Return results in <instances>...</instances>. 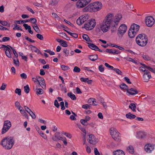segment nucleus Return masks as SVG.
<instances>
[{
    "mask_svg": "<svg viewBox=\"0 0 155 155\" xmlns=\"http://www.w3.org/2000/svg\"><path fill=\"white\" fill-rule=\"evenodd\" d=\"M54 105L58 108L60 107V105L57 100L54 101Z\"/></svg>",
    "mask_w": 155,
    "mask_h": 155,
    "instance_id": "52",
    "label": "nucleus"
},
{
    "mask_svg": "<svg viewBox=\"0 0 155 155\" xmlns=\"http://www.w3.org/2000/svg\"><path fill=\"white\" fill-rule=\"evenodd\" d=\"M67 95L73 100H75L76 99V97L74 94H72V92H71L67 94Z\"/></svg>",
    "mask_w": 155,
    "mask_h": 155,
    "instance_id": "29",
    "label": "nucleus"
},
{
    "mask_svg": "<svg viewBox=\"0 0 155 155\" xmlns=\"http://www.w3.org/2000/svg\"><path fill=\"white\" fill-rule=\"evenodd\" d=\"M137 32L132 29H129L128 32V35L129 37L131 38H134L136 35Z\"/></svg>",
    "mask_w": 155,
    "mask_h": 155,
    "instance_id": "16",
    "label": "nucleus"
},
{
    "mask_svg": "<svg viewBox=\"0 0 155 155\" xmlns=\"http://www.w3.org/2000/svg\"><path fill=\"white\" fill-rule=\"evenodd\" d=\"M139 28L140 26L138 25L134 24L131 26L130 29L137 32L139 30Z\"/></svg>",
    "mask_w": 155,
    "mask_h": 155,
    "instance_id": "14",
    "label": "nucleus"
},
{
    "mask_svg": "<svg viewBox=\"0 0 155 155\" xmlns=\"http://www.w3.org/2000/svg\"><path fill=\"white\" fill-rule=\"evenodd\" d=\"M96 22L95 19L88 20L84 25V28L87 30H91L95 27Z\"/></svg>",
    "mask_w": 155,
    "mask_h": 155,
    "instance_id": "6",
    "label": "nucleus"
},
{
    "mask_svg": "<svg viewBox=\"0 0 155 155\" xmlns=\"http://www.w3.org/2000/svg\"><path fill=\"white\" fill-rule=\"evenodd\" d=\"M15 92L16 94H17L19 95H21V91L20 89L16 88L15 90Z\"/></svg>",
    "mask_w": 155,
    "mask_h": 155,
    "instance_id": "47",
    "label": "nucleus"
},
{
    "mask_svg": "<svg viewBox=\"0 0 155 155\" xmlns=\"http://www.w3.org/2000/svg\"><path fill=\"white\" fill-rule=\"evenodd\" d=\"M126 117L128 119H132L135 118L136 116L135 115L131 114L130 113H129L126 115Z\"/></svg>",
    "mask_w": 155,
    "mask_h": 155,
    "instance_id": "23",
    "label": "nucleus"
},
{
    "mask_svg": "<svg viewBox=\"0 0 155 155\" xmlns=\"http://www.w3.org/2000/svg\"><path fill=\"white\" fill-rule=\"evenodd\" d=\"M64 31H66L70 35L72 36L73 37L77 38L78 37V34L76 33H73L69 31H68L64 29Z\"/></svg>",
    "mask_w": 155,
    "mask_h": 155,
    "instance_id": "28",
    "label": "nucleus"
},
{
    "mask_svg": "<svg viewBox=\"0 0 155 155\" xmlns=\"http://www.w3.org/2000/svg\"><path fill=\"white\" fill-rule=\"evenodd\" d=\"M15 143V140L12 137H7L3 138L2 140L1 144L7 150L10 149Z\"/></svg>",
    "mask_w": 155,
    "mask_h": 155,
    "instance_id": "2",
    "label": "nucleus"
},
{
    "mask_svg": "<svg viewBox=\"0 0 155 155\" xmlns=\"http://www.w3.org/2000/svg\"><path fill=\"white\" fill-rule=\"evenodd\" d=\"M148 41L147 36L144 34L139 35L136 38L137 44L142 47L145 46L147 43Z\"/></svg>",
    "mask_w": 155,
    "mask_h": 155,
    "instance_id": "3",
    "label": "nucleus"
},
{
    "mask_svg": "<svg viewBox=\"0 0 155 155\" xmlns=\"http://www.w3.org/2000/svg\"><path fill=\"white\" fill-rule=\"evenodd\" d=\"M61 140H62L63 142V143L65 145H66L67 143V142L66 141V138L65 137H62V139Z\"/></svg>",
    "mask_w": 155,
    "mask_h": 155,
    "instance_id": "62",
    "label": "nucleus"
},
{
    "mask_svg": "<svg viewBox=\"0 0 155 155\" xmlns=\"http://www.w3.org/2000/svg\"><path fill=\"white\" fill-rule=\"evenodd\" d=\"M29 114L32 118L35 119L36 118V115L32 111Z\"/></svg>",
    "mask_w": 155,
    "mask_h": 155,
    "instance_id": "55",
    "label": "nucleus"
},
{
    "mask_svg": "<svg viewBox=\"0 0 155 155\" xmlns=\"http://www.w3.org/2000/svg\"><path fill=\"white\" fill-rule=\"evenodd\" d=\"M94 153L95 155H99V153L96 148H94Z\"/></svg>",
    "mask_w": 155,
    "mask_h": 155,
    "instance_id": "64",
    "label": "nucleus"
},
{
    "mask_svg": "<svg viewBox=\"0 0 155 155\" xmlns=\"http://www.w3.org/2000/svg\"><path fill=\"white\" fill-rule=\"evenodd\" d=\"M154 149V146L150 144H146L145 146V150L148 153L151 152Z\"/></svg>",
    "mask_w": 155,
    "mask_h": 155,
    "instance_id": "11",
    "label": "nucleus"
},
{
    "mask_svg": "<svg viewBox=\"0 0 155 155\" xmlns=\"http://www.w3.org/2000/svg\"><path fill=\"white\" fill-rule=\"evenodd\" d=\"M124 80L127 83L131 84V82L130 81V79L127 77H125L124 78Z\"/></svg>",
    "mask_w": 155,
    "mask_h": 155,
    "instance_id": "61",
    "label": "nucleus"
},
{
    "mask_svg": "<svg viewBox=\"0 0 155 155\" xmlns=\"http://www.w3.org/2000/svg\"><path fill=\"white\" fill-rule=\"evenodd\" d=\"M82 23H83L84 22L86 21L88 19V18L87 16H80L79 17Z\"/></svg>",
    "mask_w": 155,
    "mask_h": 155,
    "instance_id": "31",
    "label": "nucleus"
},
{
    "mask_svg": "<svg viewBox=\"0 0 155 155\" xmlns=\"http://www.w3.org/2000/svg\"><path fill=\"white\" fill-rule=\"evenodd\" d=\"M129 107L131 109L133 112H135L136 110V105L134 103H131L129 106Z\"/></svg>",
    "mask_w": 155,
    "mask_h": 155,
    "instance_id": "27",
    "label": "nucleus"
},
{
    "mask_svg": "<svg viewBox=\"0 0 155 155\" xmlns=\"http://www.w3.org/2000/svg\"><path fill=\"white\" fill-rule=\"evenodd\" d=\"M35 91L36 92V94L38 95L39 94H41L43 93V90L41 88L36 89Z\"/></svg>",
    "mask_w": 155,
    "mask_h": 155,
    "instance_id": "32",
    "label": "nucleus"
},
{
    "mask_svg": "<svg viewBox=\"0 0 155 155\" xmlns=\"http://www.w3.org/2000/svg\"><path fill=\"white\" fill-rule=\"evenodd\" d=\"M6 86V85L5 84L3 83L2 86L0 87V90H4Z\"/></svg>",
    "mask_w": 155,
    "mask_h": 155,
    "instance_id": "59",
    "label": "nucleus"
},
{
    "mask_svg": "<svg viewBox=\"0 0 155 155\" xmlns=\"http://www.w3.org/2000/svg\"><path fill=\"white\" fill-rule=\"evenodd\" d=\"M108 19H104L102 22L100 24V28L101 30L104 32L107 31L110 26L111 22H110Z\"/></svg>",
    "mask_w": 155,
    "mask_h": 155,
    "instance_id": "5",
    "label": "nucleus"
},
{
    "mask_svg": "<svg viewBox=\"0 0 155 155\" xmlns=\"http://www.w3.org/2000/svg\"><path fill=\"white\" fill-rule=\"evenodd\" d=\"M98 69L100 72H102L104 71V67L102 65H101L99 66Z\"/></svg>",
    "mask_w": 155,
    "mask_h": 155,
    "instance_id": "45",
    "label": "nucleus"
},
{
    "mask_svg": "<svg viewBox=\"0 0 155 155\" xmlns=\"http://www.w3.org/2000/svg\"><path fill=\"white\" fill-rule=\"evenodd\" d=\"M30 21H31V23L34 24V25H35V24H36L37 20L35 18H30Z\"/></svg>",
    "mask_w": 155,
    "mask_h": 155,
    "instance_id": "46",
    "label": "nucleus"
},
{
    "mask_svg": "<svg viewBox=\"0 0 155 155\" xmlns=\"http://www.w3.org/2000/svg\"><path fill=\"white\" fill-rule=\"evenodd\" d=\"M23 25L26 30H28L31 28L30 26L28 25L27 24H23Z\"/></svg>",
    "mask_w": 155,
    "mask_h": 155,
    "instance_id": "60",
    "label": "nucleus"
},
{
    "mask_svg": "<svg viewBox=\"0 0 155 155\" xmlns=\"http://www.w3.org/2000/svg\"><path fill=\"white\" fill-rule=\"evenodd\" d=\"M121 89L127 91V92L129 94L128 95H134L138 93L136 89L133 88L128 89L127 86L124 83H123L120 85Z\"/></svg>",
    "mask_w": 155,
    "mask_h": 155,
    "instance_id": "4",
    "label": "nucleus"
},
{
    "mask_svg": "<svg viewBox=\"0 0 155 155\" xmlns=\"http://www.w3.org/2000/svg\"><path fill=\"white\" fill-rule=\"evenodd\" d=\"M114 25L112 26L111 28V31L112 32L116 31L118 27V24L114 23Z\"/></svg>",
    "mask_w": 155,
    "mask_h": 155,
    "instance_id": "25",
    "label": "nucleus"
},
{
    "mask_svg": "<svg viewBox=\"0 0 155 155\" xmlns=\"http://www.w3.org/2000/svg\"><path fill=\"white\" fill-rule=\"evenodd\" d=\"M113 153L114 155H125L124 152L120 150L114 151Z\"/></svg>",
    "mask_w": 155,
    "mask_h": 155,
    "instance_id": "20",
    "label": "nucleus"
},
{
    "mask_svg": "<svg viewBox=\"0 0 155 155\" xmlns=\"http://www.w3.org/2000/svg\"><path fill=\"white\" fill-rule=\"evenodd\" d=\"M94 136L92 134L89 135V138L88 139V142L90 143L94 144L95 143V142L94 140Z\"/></svg>",
    "mask_w": 155,
    "mask_h": 155,
    "instance_id": "22",
    "label": "nucleus"
},
{
    "mask_svg": "<svg viewBox=\"0 0 155 155\" xmlns=\"http://www.w3.org/2000/svg\"><path fill=\"white\" fill-rule=\"evenodd\" d=\"M24 107L25 110L28 113H30V112L31 111V110L28 107L25 106Z\"/></svg>",
    "mask_w": 155,
    "mask_h": 155,
    "instance_id": "58",
    "label": "nucleus"
},
{
    "mask_svg": "<svg viewBox=\"0 0 155 155\" xmlns=\"http://www.w3.org/2000/svg\"><path fill=\"white\" fill-rule=\"evenodd\" d=\"M55 137L58 140H61L62 138L60 136L59 133L58 132L55 134Z\"/></svg>",
    "mask_w": 155,
    "mask_h": 155,
    "instance_id": "37",
    "label": "nucleus"
},
{
    "mask_svg": "<svg viewBox=\"0 0 155 155\" xmlns=\"http://www.w3.org/2000/svg\"><path fill=\"white\" fill-rule=\"evenodd\" d=\"M10 38L8 37H5L3 38L2 41L3 42H5L6 41H9Z\"/></svg>",
    "mask_w": 155,
    "mask_h": 155,
    "instance_id": "51",
    "label": "nucleus"
},
{
    "mask_svg": "<svg viewBox=\"0 0 155 155\" xmlns=\"http://www.w3.org/2000/svg\"><path fill=\"white\" fill-rule=\"evenodd\" d=\"M2 46V47H4V50L5 51L6 55L9 58H11V55L10 53L11 49L7 46L3 45Z\"/></svg>",
    "mask_w": 155,
    "mask_h": 155,
    "instance_id": "10",
    "label": "nucleus"
},
{
    "mask_svg": "<svg viewBox=\"0 0 155 155\" xmlns=\"http://www.w3.org/2000/svg\"><path fill=\"white\" fill-rule=\"evenodd\" d=\"M127 26L125 24H122L120 26L118 30V35L119 37H122L127 30Z\"/></svg>",
    "mask_w": 155,
    "mask_h": 155,
    "instance_id": "8",
    "label": "nucleus"
},
{
    "mask_svg": "<svg viewBox=\"0 0 155 155\" xmlns=\"http://www.w3.org/2000/svg\"><path fill=\"white\" fill-rule=\"evenodd\" d=\"M127 150L131 154H133L134 152V149L132 146L130 145L127 148Z\"/></svg>",
    "mask_w": 155,
    "mask_h": 155,
    "instance_id": "26",
    "label": "nucleus"
},
{
    "mask_svg": "<svg viewBox=\"0 0 155 155\" xmlns=\"http://www.w3.org/2000/svg\"><path fill=\"white\" fill-rule=\"evenodd\" d=\"M21 78L22 79H25L27 78V75L25 73H22L20 74Z\"/></svg>",
    "mask_w": 155,
    "mask_h": 155,
    "instance_id": "63",
    "label": "nucleus"
},
{
    "mask_svg": "<svg viewBox=\"0 0 155 155\" xmlns=\"http://www.w3.org/2000/svg\"><path fill=\"white\" fill-rule=\"evenodd\" d=\"M88 44V46L90 48L95 51H97L98 49V47L94 44L89 43H87Z\"/></svg>",
    "mask_w": 155,
    "mask_h": 155,
    "instance_id": "17",
    "label": "nucleus"
},
{
    "mask_svg": "<svg viewBox=\"0 0 155 155\" xmlns=\"http://www.w3.org/2000/svg\"><path fill=\"white\" fill-rule=\"evenodd\" d=\"M82 0H78L77 2L76 6L78 8H81L85 7V4Z\"/></svg>",
    "mask_w": 155,
    "mask_h": 155,
    "instance_id": "15",
    "label": "nucleus"
},
{
    "mask_svg": "<svg viewBox=\"0 0 155 155\" xmlns=\"http://www.w3.org/2000/svg\"><path fill=\"white\" fill-rule=\"evenodd\" d=\"M71 50V49L68 48H64L63 49V52L65 54V55L66 57H68L70 55L69 52Z\"/></svg>",
    "mask_w": 155,
    "mask_h": 155,
    "instance_id": "24",
    "label": "nucleus"
},
{
    "mask_svg": "<svg viewBox=\"0 0 155 155\" xmlns=\"http://www.w3.org/2000/svg\"><path fill=\"white\" fill-rule=\"evenodd\" d=\"M18 25H17V24H15V25L14 26L15 27L13 28V29L14 30H15V29H17L18 30H19L21 31H22V29L20 28L19 27H18Z\"/></svg>",
    "mask_w": 155,
    "mask_h": 155,
    "instance_id": "50",
    "label": "nucleus"
},
{
    "mask_svg": "<svg viewBox=\"0 0 155 155\" xmlns=\"http://www.w3.org/2000/svg\"><path fill=\"white\" fill-rule=\"evenodd\" d=\"M113 14H108L104 19H108L109 22H112V18L113 17Z\"/></svg>",
    "mask_w": 155,
    "mask_h": 155,
    "instance_id": "30",
    "label": "nucleus"
},
{
    "mask_svg": "<svg viewBox=\"0 0 155 155\" xmlns=\"http://www.w3.org/2000/svg\"><path fill=\"white\" fill-rule=\"evenodd\" d=\"M89 58L92 61H94L98 58V55L97 54H95L89 55Z\"/></svg>",
    "mask_w": 155,
    "mask_h": 155,
    "instance_id": "21",
    "label": "nucleus"
},
{
    "mask_svg": "<svg viewBox=\"0 0 155 155\" xmlns=\"http://www.w3.org/2000/svg\"><path fill=\"white\" fill-rule=\"evenodd\" d=\"M38 132L41 135V136L45 139L47 137L46 135L41 131L39 129Z\"/></svg>",
    "mask_w": 155,
    "mask_h": 155,
    "instance_id": "40",
    "label": "nucleus"
},
{
    "mask_svg": "<svg viewBox=\"0 0 155 155\" xmlns=\"http://www.w3.org/2000/svg\"><path fill=\"white\" fill-rule=\"evenodd\" d=\"M24 90L26 94H28L30 91V88L28 85L25 86L24 87Z\"/></svg>",
    "mask_w": 155,
    "mask_h": 155,
    "instance_id": "34",
    "label": "nucleus"
},
{
    "mask_svg": "<svg viewBox=\"0 0 155 155\" xmlns=\"http://www.w3.org/2000/svg\"><path fill=\"white\" fill-rule=\"evenodd\" d=\"M80 70V68L77 66H75L73 69V71L75 72H79Z\"/></svg>",
    "mask_w": 155,
    "mask_h": 155,
    "instance_id": "43",
    "label": "nucleus"
},
{
    "mask_svg": "<svg viewBox=\"0 0 155 155\" xmlns=\"http://www.w3.org/2000/svg\"><path fill=\"white\" fill-rule=\"evenodd\" d=\"M61 69L64 71L68 70L70 69L69 67L68 66H66L64 65H61Z\"/></svg>",
    "mask_w": 155,
    "mask_h": 155,
    "instance_id": "38",
    "label": "nucleus"
},
{
    "mask_svg": "<svg viewBox=\"0 0 155 155\" xmlns=\"http://www.w3.org/2000/svg\"><path fill=\"white\" fill-rule=\"evenodd\" d=\"M102 3L101 2H96L90 4L83 9L84 12H96L101 9Z\"/></svg>",
    "mask_w": 155,
    "mask_h": 155,
    "instance_id": "1",
    "label": "nucleus"
},
{
    "mask_svg": "<svg viewBox=\"0 0 155 155\" xmlns=\"http://www.w3.org/2000/svg\"><path fill=\"white\" fill-rule=\"evenodd\" d=\"M33 27L34 30L37 32L39 33L40 31V30L39 29L38 27V26L37 24H35V25H33L32 26Z\"/></svg>",
    "mask_w": 155,
    "mask_h": 155,
    "instance_id": "33",
    "label": "nucleus"
},
{
    "mask_svg": "<svg viewBox=\"0 0 155 155\" xmlns=\"http://www.w3.org/2000/svg\"><path fill=\"white\" fill-rule=\"evenodd\" d=\"M91 1V0H82V1H83V2H84L85 4V6L90 3Z\"/></svg>",
    "mask_w": 155,
    "mask_h": 155,
    "instance_id": "56",
    "label": "nucleus"
},
{
    "mask_svg": "<svg viewBox=\"0 0 155 155\" xmlns=\"http://www.w3.org/2000/svg\"><path fill=\"white\" fill-rule=\"evenodd\" d=\"M42 87L43 89H45L46 88L45 84V81H43L40 83L39 84Z\"/></svg>",
    "mask_w": 155,
    "mask_h": 155,
    "instance_id": "53",
    "label": "nucleus"
},
{
    "mask_svg": "<svg viewBox=\"0 0 155 155\" xmlns=\"http://www.w3.org/2000/svg\"><path fill=\"white\" fill-rule=\"evenodd\" d=\"M61 45L63 47H66L68 46L67 42L64 40H63L62 41L61 43Z\"/></svg>",
    "mask_w": 155,
    "mask_h": 155,
    "instance_id": "42",
    "label": "nucleus"
},
{
    "mask_svg": "<svg viewBox=\"0 0 155 155\" xmlns=\"http://www.w3.org/2000/svg\"><path fill=\"white\" fill-rule=\"evenodd\" d=\"M122 16L120 14H117L115 16L114 19V23L118 24L119 21L122 18Z\"/></svg>",
    "mask_w": 155,
    "mask_h": 155,
    "instance_id": "19",
    "label": "nucleus"
},
{
    "mask_svg": "<svg viewBox=\"0 0 155 155\" xmlns=\"http://www.w3.org/2000/svg\"><path fill=\"white\" fill-rule=\"evenodd\" d=\"M4 125L11 126H12V124L10 121L8 120H5L4 121Z\"/></svg>",
    "mask_w": 155,
    "mask_h": 155,
    "instance_id": "39",
    "label": "nucleus"
},
{
    "mask_svg": "<svg viewBox=\"0 0 155 155\" xmlns=\"http://www.w3.org/2000/svg\"><path fill=\"white\" fill-rule=\"evenodd\" d=\"M60 86L61 88V91H64L65 93H66L67 92V90L66 87L62 84H60Z\"/></svg>",
    "mask_w": 155,
    "mask_h": 155,
    "instance_id": "35",
    "label": "nucleus"
},
{
    "mask_svg": "<svg viewBox=\"0 0 155 155\" xmlns=\"http://www.w3.org/2000/svg\"><path fill=\"white\" fill-rule=\"evenodd\" d=\"M146 136L145 133L142 131H139L137 133V137L138 138H143Z\"/></svg>",
    "mask_w": 155,
    "mask_h": 155,
    "instance_id": "18",
    "label": "nucleus"
},
{
    "mask_svg": "<svg viewBox=\"0 0 155 155\" xmlns=\"http://www.w3.org/2000/svg\"><path fill=\"white\" fill-rule=\"evenodd\" d=\"M11 126L8 125H4V124L3 125V127L2 129V134H4L7 132L10 128L11 127Z\"/></svg>",
    "mask_w": 155,
    "mask_h": 155,
    "instance_id": "13",
    "label": "nucleus"
},
{
    "mask_svg": "<svg viewBox=\"0 0 155 155\" xmlns=\"http://www.w3.org/2000/svg\"><path fill=\"white\" fill-rule=\"evenodd\" d=\"M36 37L38 38L41 40H43L44 39V37L43 36L40 34H37L36 35Z\"/></svg>",
    "mask_w": 155,
    "mask_h": 155,
    "instance_id": "48",
    "label": "nucleus"
},
{
    "mask_svg": "<svg viewBox=\"0 0 155 155\" xmlns=\"http://www.w3.org/2000/svg\"><path fill=\"white\" fill-rule=\"evenodd\" d=\"M146 23L148 27H152L154 24L155 20L151 16H148L146 17L145 19Z\"/></svg>",
    "mask_w": 155,
    "mask_h": 155,
    "instance_id": "9",
    "label": "nucleus"
},
{
    "mask_svg": "<svg viewBox=\"0 0 155 155\" xmlns=\"http://www.w3.org/2000/svg\"><path fill=\"white\" fill-rule=\"evenodd\" d=\"M77 24L79 25H82V23L81 22V21L80 19L79 18L76 21Z\"/></svg>",
    "mask_w": 155,
    "mask_h": 155,
    "instance_id": "57",
    "label": "nucleus"
},
{
    "mask_svg": "<svg viewBox=\"0 0 155 155\" xmlns=\"http://www.w3.org/2000/svg\"><path fill=\"white\" fill-rule=\"evenodd\" d=\"M13 61L15 65V66H19V61L18 59L16 61V60L15 59H13Z\"/></svg>",
    "mask_w": 155,
    "mask_h": 155,
    "instance_id": "49",
    "label": "nucleus"
},
{
    "mask_svg": "<svg viewBox=\"0 0 155 155\" xmlns=\"http://www.w3.org/2000/svg\"><path fill=\"white\" fill-rule=\"evenodd\" d=\"M83 39L87 41H90V39L88 36L86 34H84L82 36Z\"/></svg>",
    "mask_w": 155,
    "mask_h": 155,
    "instance_id": "36",
    "label": "nucleus"
},
{
    "mask_svg": "<svg viewBox=\"0 0 155 155\" xmlns=\"http://www.w3.org/2000/svg\"><path fill=\"white\" fill-rule=\"evenodd\" d=\"M150 72H145L143 75V80L145 82H147L150 77L151 75L150 74Z\"/></svg>",
    "mask_w": 155,
    "mask_h": 155,
    "instance_id": "12",
    "label": "nucleus"
},
{
    "mask_svg": "<svg viewBox=\"0 0 155 155\" xmlns=\"http://www.w3.org/2000/svg\"><path fill=\"white\" fill-rule=\"evenodd\" d=\"M110 133L112 136V138L115 141L119 140V133L116 129L114 128H111L110 129Z\"/></svg>",
    "mask_w": 155,
    "mask_h": 155,
    "instance_id": "7",
    "label": "nucleus"
},
{
    "mask_svg": "<svg viewBox=\"0 0 155 155\" xmlns=\"http://www.w3.org/2000/svg\"><path fill=\"white\" fill-rule=\"evenodd\" d=\"M25 38L26 40L29 41L30 42H31L34 43V42H35V41L34 40H32L31 39V38L28 37L27 36H25Z\"/></svg>",
    "mask_w": 155,
    "mask_h": 155,
    "instance_id": "54",
    "label": "nucleus"
},
{
    "mask_svg": "<svg viewBox=\"0 0 155 155\" xmlns=\"http://www.w3.org/2000/svg\"><path fill=\"white\" fill-rule=\"evenodd\" d=\"M45 51L48 53L50 55H54L55 54L54 53L51 51L50 50H45Z\"/></svg>",
    "mask_w": 155,
    "mask_h": 155,
    "instance_id": "44",
    "label": "nucleus"
},
{
    "mask_svg": "<svg viewBox=\"0 0 155 155\" xmlns=\"http://www.w3.org/2000/svg\"><path fill=\"white\" fill-rule=\"evenodd\" d=\"M114 71H115L117 74L121 75L122 74V72L118 69L114 68Z\"/></svg>",
    "mask_w": 155,
    "mask_h": 155,
    "instance_id": "41",
    "label": "nucleus"
}]
</instances>
